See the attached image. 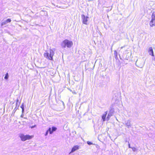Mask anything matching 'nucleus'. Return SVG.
<instances>
[{
    "mask_svg": "<svg viewBox=\"0 0 155 155\" xmlns=\"http://www.w3.org/2000/svg\"><path fill=\"white\" fill-rule=\"evenodd\" d=\"M87 143L89 145H92L93 144V143L92 142H91L90 141H87Z\"/></svg>",
    "mask_w": 155,
    "mask_h": 155,
    "instance_id": "nucleus-15",
    "label": "nucleus"
},
{
    "mask_svg": "<svg viewBox=\"0 0 155 155\" xmlns=\"http://www.w3.org/2000/svg\"><path fill=\"white\" fill-rule=\"evenodd\" d=\"M20 107L21 108L22 110V113H23L24 111V107L23 105L22 104Z\"/></svg>",
    "mask_w": 155,
    "mask_h": 155,
    "instance_id": "nucleus-13",
    "label": "nucleus"
},
{
    "mask_svg": "<svg viewBox=\"0 0 155 155\" xmlns=\"http://www.w3.org/2000/svg\"><path fill=\"white\" fill-rule=\"evenodd\" d=\"M150 25L151 27H153L155 25V20L151 19L150 22Z\"/></svg>",
    "mask_w": 155,
    "mask_h": 155,
    "instance_id": "nucleus-9",
    "label": "nucleus"
},
{
    "mask_svg": "<svg viewBox=\"0 0 155 155\" xmlns=\"http://www.w3.org/2000/svg\"><path fill=\"white\" fill-rule=\"evenodd\" d=\"M5 21L6 22V23H9V22H11V20L10 19L8 18V19H7Z\"/></svg>",
    "mask_w": 155,
    "mask_h": 155,
    "instance_id": "nucleus-14",
    "label": "nucleus"
},
{
    "mask_svg": "<svg viewBox=\"0 0 155 155\" xmlns=\"http://www.w3.org/2000/svg\"><path fill=\"white\" fill-rule=\"evenodd\" d=\"M151 19L155 20V12H153L151 15Z\"/></svg>",
    "mask_w": 155,
    "mask_h": 155,
    "instance_id": "nucleus-11",
    "label": "nucleus"
},
{
    "mask_svg": "<svg viewBox=\"0 0 155 155\" xmlns=\"http://www.w3.org/2000/svg\"><path fill=\"white\" fill-rule=\"evenodd\" d=\"M79 149V146L78 145H75L72 148L71 151L70 153H72L74 151L77 150Z\"/></svg>",
    "mask_w": 155,
    "mask_h": 155,
    "instance_id": "nucleus-7",
    "label": "nucleus"
},
{
    "mask_svg": "<svg viewBox=\"0 0 155 155\" xmlns=\"http://www.w3.org/2000/svg\"><path fill=\"white\" fill-rule=\"evenodd\" d=\"M132 149H133V150L134 151H136V148H135L134 147H133V148H132Z\"/></svg>",
    "mask_w": 155,
    "mask_h": 155,
    "instance_id": "nucleus-20",
    "label": "nucleus"
},
{
    "mask_svg": "<svg viewBox=\"0 0 155 155\" xmlns=\"http://www.w3.org/2000/svg\"><path fill=\"white\" fill-rule=\"evenodd\" d=\"M6 22L5 21H4V22H2V24H1V25H5V24H6Z\"/></svg>",
    "mask_w": 155,
    "mask_h": 155,
    "instance_id": "nucleus-18",
    "label": "nucleus"
},
{
    "mask_svg": "<svg viewBox=\"0 0 155 155\" xmlns=\"http://www.w3.org/2000/svg\"><path fill=\"white\" fill-rule=\"evenodd\" d=\"M36 125H34V126H31V127H31V128H34V127H36Z\"/></svg>",
    "mask_w": 155,
    "mask_h": 155,
    "instance_id": "nucleus-19",
    "label": "nucleus"
},
{
    "mask_svg": "<svg viewBox=\"0 0 155 155\" xmlns=\"http://www.w3.org/2000/svg\"><path fill=\"white\" fill-rule=\"evenodd\" d=\"M49 132V130H48V129L47 130L46 132L45 133V136H46L48 135V132Z\"/></svg>",
    "mask_w": 155,
    "mask_h": 155,
    "instance_id": "nucleus-17",
    "label": "nucleus"
},
{
    "mask_svg": "<svg viewBox=\"0 0 155 155\" xmlns=\"http://www.w3.org/2000/svg\"><path fill=\"white\" fill-rule=\"evenodd\" d=\"M8 78V73H6L5 75V76L4 77V78L5 79H7Z\"/></svg>",
    "mask_w": 155,
    "mask_h": 155,
    "instance_id": "nucleus-12",
    "label": "nucleus"
},
{
    "mask_svg": "<svg viewBox=\"0 0 155 155\" xmlns=\"http://www.w3.org/2000/svg\"><path fill=\"white\" fill-rule=\"evenodd\" d=\"M114 55L116 57H117V51H114Z\"/></svg>",
    "mask_w": 155,
    "mask_h": 155,
    "instance_id": "nucleus-16",
    "label": "nucleus"
},
{
    "mask_svg": "<svg viewBox=\"0 0 155 155\" xmlns=\"http://www.w3.org/2000/svg\"><path fill=\"white\" fill-rule=\"evenodd\" d=\"M107 114V111H106L104 113L102 116V118L103 121H104L106 120V118Z\"/></svg>",
    "mask_w": 155,
    "mask_h": 155,
    "instance_id": "nucleus-8",
    "label": "nucleus"
},
{
    "mask_svg": "<svg viewBox=\"0 0 155 155\" xmlns=\"http://www.w3.org/2000/svg\"><path fill=\"white\" fill-rule=\"evenodd\" d=\"M48 129L50 134H51L54 131H55L57 130V128L55 127H52L51 128V127H49Z\"/></svg>",
    "mask_w": 155,
    "mask_h": 155,
    "instance_id": "nucleus-5",
    "label": "nucleus"
},
{
    "mask_svg": "<svg viewBox=\"0 0 155 155\" xmlns=\"http://www.w3.org/2000/svg\"><path fill=\"white\" fill-rule=\"evenodd\" d=\"M73 45V43L72 41H70L67 39H65L64 40L61 44V46L63 48L67 47L68 48H70Z\"/></svg>",
    "mask_w": 155,
    "mask_h": 155,
    "instance_id": "nucleus-3",
    "label": "nucleus"
},
{
    "mask_svg": "<svg viewBox=\"0 0 155 155\" xmlns=\"http://www.w3.org/2000/svg\"><path fill=\"white\" fill-rule=\"evenodd\" d=\"M19 137L22 141H25L27 140H31L33 138L34 136L33 135H30L29 134L24 135L23 134H21L19 135Z\"/></svg>",
    "mask_w": 155,
    "mask_h": 155,
    "instance_id": "nucleus-2",
    "label": "nucleus"
},
{
    "mask_svg": "<svg viewBox=\"0 0 155 155\" xmlns=\"http://www.w3.org/2000/svg\"><path fill=\"white\" fill-rule=\"evenodd\" d=\"M148 52L150 55L153 57L154 56L153 49L152 47H150L149 48L148 50Z\"/></svg>",
    "mask_w": 155,
    "mask_h": 155,
    "instance_id": "nucleus-6",
    "label": "nucleus"
},
{
    "mask_svg": "<svg viewBox=\"0 0 155 155\" xmlns=\"http://www.w3.org/2000/svg\"><path fill=\"white\" fill-rule=\"evenodd\" d=\"M113 112H110L109 114L107 117V120H109L110 117L112 115Z\"/></svg>",
    "mask_w": 155,
    "mask_h": 155,
    "instance_id": "nucleus-10",
    "label": "nucleus"
},
{
    "mask_svg": "<svg viewBox=\"0 0 155 155\" xmlns=\"http://www.w3.org/2000/svg\"><path fill=\"white\" fill-rule=\"evenodd\" d=\"M81 17L82 18L83 23L84 24L87 25V19L88 18V17L87 16H85L84 15H81Z\"/></svg>",
    "mask_w": 155,
    "mask_h": 155,
    "instance_id": "nucleus-4",
    "label": "nucleus"
},
{
    "mask_svg": "<svg viewBox=\"0 0 155 155\" xmlns=\"http://www.w3.org/2000/svg\"><path fill=\"white\" fill-rule=\"evenodd\" d=\"M54 49H50L49 53L48 52L45 53L44 54V56L49 60H53V56L54 54Z\"/></svg>",
    "mask_w": 155,
    "mask_h": 155,
    "instance_id": "nucleus-1",
    "label": "nucleus"
}]
</instances>
